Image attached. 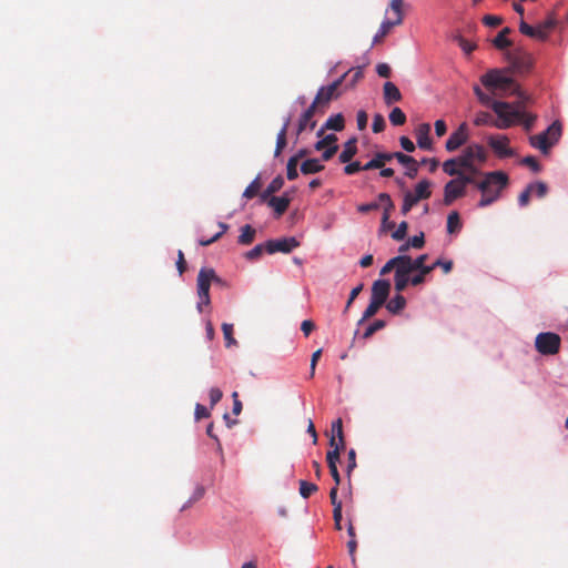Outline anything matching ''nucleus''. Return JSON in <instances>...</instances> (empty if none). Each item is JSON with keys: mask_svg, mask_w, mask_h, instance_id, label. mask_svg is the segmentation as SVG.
Returning a JSON list of instances; mask_svg holds the SVG:
<instances>
[{"mask_svg": "<svg viewBox=\"0 0 568 568\" xmlns=\"http://www.w3.org/2000/svg\"><path fill=\"white\" fill-rule=\"evenodd\" d=\"M508 181V175L501 171L485 173L484 179L476 183V187L483 193L478 206L485 207L497 201Z\"/></svg>", "mask_w": 568, "mask_h": 568, "instance_id": "f257e3e1", "label": "nucleus"}, {"mask_svg": "<svg viewBox=\"0 0 568 568\" xmlns=\"http://www.w3.org/2000/svg\"><path fill=\"white\" fill-rule=\"evenodd\" d=\"M520 102L516 104V108L508 102L494 101L491 102V109L497 114V119L491 122V126L499 130H505L513 126L516 122V118L523 115L519 110Z\"/></svg>", "mask_w": 568, "mask_h": 568, "instance_id": "f03ea898", "label": "nucleus"}, {"mask_svg": "<svg viewBox=\"0 0 568 568\" xmlns=\"http://www.w3.org/2000/svg\"><path fill=\"white\" fill-rule=\"evenodd\" d=\"M212 283L222 284V280L216 275L215 271L210 267H202L197 274L196 287H197V310L203 311V306H207L211 303L210 287Z\"/></svg>", "mask_w": 568, "mask_h": 568, "instance_id": "7ed1b4c3", "label": "nucleus"}, {"mask_svg": "<svg viewBox=\"0 0 568 568\" xmlns=\"http://www.w3.org/2000/svg\"><path fill=\"white\" fill-rule=\"evenodd\" d=\"M562 134V125L559 121H554L546 131L531 135L529 143L532 148L541 151L544 154H548L551 146H554Z\"/></svg>", "mask_w": 568, "mask_h": 568, "instance_id": "20e7f679", "label": "nucleus"}, {"mask_svg": "<svg viewBox=\"0 0 568 568\" xmlns=\"http://www.w3.org/2000/svg\"><path fill=\"white\" fill-rule=\"evenodd\" d=\"M509 71L508 69L505 70H490L487 73H485L480 81L484 87L487 89H500V90H510L513 89L514 93L518 94L520 98H524L523 92L519 90V88L516 85L515 81L507 77L505 73Z\"/></svg>", "mask_w": 568, "mask_h": 568, "instance_id": "39448f33", "label": "nucleus"}, {"mask_svg": "<svg viewBox=\"0 0 568 568\" xmlns=\"http://www.w3.org/2000/svg\"><path fill=\"white\" fill-rule=\"evenodd\" d=\"M487 160V152L480 144H470L458 156L459 166L466 171L479 173V170L475 166V163L483 164Z\"/></svg>", "mask_w": 568, "mask_h": 568, "instance_id": "423d86ee", "label": "nucleus"}, {"mask_svg": "<svg viewBox=\"0 0 568 568\" xmlns=\"http://www.w3.org/2000/svg\"><path fill=\"white\" fill-rule=\"evenodd\" d=\"M556 26L557 20L552 16H549L545 21L538 23L536 27L528 24L524 19H521L519 22V31L529 38L546 41Z\"/></svg>", "mask_w": 568, "mask_h": 568, "instance_id": "0eeeda50", "label": "nucleus"}, {"mask_svg": "<svg viewBox=\"0 0 568 568\" xmlns=\"http://www.w3.org/2000/svg\"><path fill=\"white\" fill-rule=\"evenodd\" d=\"M347 75L348 73H344L341 78H338L331 84L320 88L313 102L316 105H318L321 114L325 112L331 101L339 97L341 92L338 91V89L341 88L342 83L347 79Z\"/></svg>", "mask_w": 568, "mask_h": 568, "instance_id": "6e6552de", "label": "nucleus"}, {"mask_svg": "<svg viewBox=\"0 0 568 568\" xmlns=\"http://www.w3.org/2000/svg\"><path fill=\"white\" fill-rule=\"evenodd\" d=\"M560 336L552 332L539 333L535 338L537 352L545 356L557 354L560 349Z\"/></svg>", "mask_w": 568, "mask_h": 568, "instance_id": "1a4fd4ad", "label": "nucleus"}, {"mask_svg": "<svg viewBox=\"0 0 568 568\" xmlns=\"http://www.w3.org/2000/svg\"><path fill=\"white\" fill-rule=\"evenodd\" d=\"M506 60L509 63L508 70L517 74H526L532 67L531 55L521 50L507 52Z\"/></svg>", "mask_w": 568, "mask_h": 568, "instance_id": "9d476101", "label": "nucleus"}, {"mask_svg": "<svg viewBox=\"0 0 568 568\" xmlns=\"http://www.w3.org/2000/svg\"><path fill=\"white\" fill-rule=\"evenodd\" d=\"M488 145L500 159L511 158L515 155V151L509 146V139L506 135L488 136Z\"/></svg>", "mask_w": 568, "mask_h": 568, "instance_id": "9b49d317", "label": "nucleus"}, {"mask_svg": "<svg viewBox=\"0 0 568 568\" xmlns=\"http://www.w3.org/2000/svg\"><path fill=\"white\" fill-rule=\"evenodd\" d=\"M300 245L295 237H283L278 240H268L265 242V250L268 254L291 253L294 248Z\"/></svg>", "mask_w": 568, "mask_h": 568, "instance_id": "f8f14e48", "label": "nucleus"}, {"mask_svg": "<svg viewBox=\"0 0 568 568\" xmlns=\"http://www.w3.org/2000/svg\"><path fill=\"white\" fill-rule=\"evenodd\" d=\"M468 140V128L466 123H462L456 131H454L446 141V150L453 152L460 148Z\"/></svg>", "mask_w": 568, "mask_h": 568, "instance_id": "ddd939ff", "label": "nucleus"}, {"mask_svg": "<svg viewBox=\"0 0 568 568\" xmlns=\"http://www.w3.org/2000/svg\"><path fill=\"white\" fill-rule=\"evenodd\" d=\"M316 113H321L318 105L314 102L302 113L298 124H297V134H301L307 128L313 130L316 126V121L313 120Z\"/></svg>", "mask_w": 568, "mask_h": 568, "instance_id": "4468645a", "label": "nucleus"}, {"mask_svg": "<svg viewBox=\"0 0 568 568\" xmlns=\"http://www.w3.org/2000/svg\"><path fill=\"white\" fill-rule=\"evenodd\" d=\"M466 189L459 183V181L450 180L444 187V204L452 205L455 200L464 196Z\"/></svg>", "mask_w": 568, "mask_h": 568, "instance_id": "2eb2a0df", "label": "nucleus"}, {"mask_svg": "<svg viewBox=\"0 0 568 568\" xmlns=\"http://www.w3.org/2000/svg\"><path fill=\"white\" fill-rule=\"evenodd\" d=\"M389 291L390 283L387 280H377L373 283L371 298L384 305L389 295Z\"/></svg>", "mask_w": 568, "mask_h": 568, "instance_id": "dca6fc26", "label": "nucleus"}, {"mask_svg": "<svg viewBox=\"0 0 568 568\" xmlns=\"http://www.w3.org/2000/svg\"><path fill=\"white\" fill-rule=\"evenodd\" d=\"M394 159H396L402 165L406 168V176L414 179L418 173V162L410 155L402 152H393Z\"/></svg>", "mask_w": 568, "mask_h": 568, "instance_id": "f3484780", "label": "nucleus"}, {"mask_svg": "<svg viewBox=\"0 0 568 568\" xmlns=\"http://www.w3.org/2000/svg\"><path fill=\"white\" fill-rule=\"evenodd\" d=\"M430 125L428 123H422L415 131L417 145L423 150H432L433 142L429 136Z\"/></svg>", "mask_w": 568, "mask_h": 568, "instance_id": "a211bd4d", "label": "nucleus"}, {"mask_svg": "<svg viewBox=\"0 0 568 568\" xmlns=\"http://www.w3.org/2000/svg\"><path fill=\"white\" fill-rule=\"evenodd\" d=\"M393 159V153L378 152L374 155V158L371 161L363 165V170L368 171L374 169H382L386 162H389Z\"/></svg>", "mask_w": 568, "mask_h": 568, "instance_id": "6ab92c4d", "label": "nucleus"}, {"mask_svg": "<svg viewBox=\"0 0 568 568\" xmlns=\"http://www.w3.org/2000/svg\"><path fill=\"white\" fill-rule=\"evenodd\" d=\"M384 101L387 105L402 100V93L393 82H385L383 87Z\"/></svg>", "mask_w": 568, "mask_h": 568, "instance_id": "aec40b11", "label": "nucleus"}, {"mask_svg": "<svg viewBox=\"0 0 568 568\" xmlns=\"http://www.w3.org/2000/svg\"><path fill=\"white\" fill-rule=\"evenodd\" d=\"M344 129V116L338 113L329 116L318 130L317 136H322L326 130L342 131Z\"/></svg>", "mask_w": 568, "mask_h": 568, "instance_id": "412c9836", "label": "nucleus"}, {"mask_svg": "<svg viewBox=\"0 0 568 568\" xmlns=\"http://www.w3.org/2000/svg\"><path fill=\"white\" fill-rule=\"evenodd\" d=\"M291 203V197L287 193L283 196H273L268 201V205L272 206L277 216H281L288 209Z\"/></svg>", "mask_w": 568, "mask_h": 568, "instance_id": "4be33fe9", "label": "nucleus"}, {"mask_svg": "<svg viewBox=\"0 0 568 568\" xmlns=\"http://www.w3.org/2000/svg\"><path fill=\"white\" fill-rule=\"evenodd\" d=\"M398 260L399 262L397 263L395 273L404 276H409L412 272H415V267L413 265V260L410 256L400 254L398 255Z\"/></svg>", "mask_w": 568, "mask_h": 568, "instance_id": "5701e85b", "label": "nucleus"}, {"mask_svg": "<svg viewBox=\"0 0 568 568\" xmlns=\"http://www.w3.org/2000/svg\"><path fill=\"white\" fill-rule=\"evenodd\" d=\"M356 143H357L356 138H352L344 144V149L339 154V161L342 163H348L354 158V155L357 153Z\"/></svg>", "mask_w": 568, "mask_h": 568, "instance_id": "b1692460", "label": "nucleus"}, {"mask_svg": "<svg viewBox=\"0 0 568 568\" xmlns=\"http://www.w3.org/2000/svg\"><path fill=\"white\" fill-rule=\"evenodd\" d=\"M290 123H291V118L288 116L284 121V124H283L282 129L277 133L276 148H275L274 156H278L282 153L283 149L287 144L286 134H287V129H288Z\"/></svg>", "mask_w": 568, "mask_h": 568, "instance_id": "393cba45", "label": "nucleus"}, {"mask_svg": "<svg viewBox=\"0 0 568 568\" xmlns=\"http://www.w3.org/2000/svg\"><path fill=\"white\" fill-rule=\"evenodd\" d=\"M255 235L256 230L250 224H246L241 227V234L237 239V243L241 245H250L253 243Z\"/></svg>", "mask_w": 568, "mask_h": 568, "instance_id": "a878e982", "label": "nucleus"}, {"mask_svg": "<svg viewBox=\"0 0 568 568\" xmlns=\"http://www.w3.org/2000/svg\"><path fill=\"white\" fill-rule=\"evenodd\" d=\"M406 306V298L398 293L395 295L392 300L388 301L386 304V308L392 314H398L400 311H403Z\"/></svg>", "mask_w": 568, "mask_h": 568, "instance_id": "bb28decb", "label": "nucleus"}, {"mask_svg": "<svg viewBox=\"0 0 568 568\" xmlns=\"http://www.w3.org/2000/svg\"><path fill=\"white\" fill-rule=\"evenodd\" d=\"M323 170L324 165L321 164L320 160L317 159H308L301 164V172L303 174H313L321 172Z\"/></svg>", "mask_w": 568, "mask_h": 568, "instance_id": "cd10ccee", "label": "nucleus"}, {"mask_svg": "<svg viewBox=\"0 0 568 568\" xmlns=\"http://www.w3.org/2000/svg\"><path fill=\"white\" fill-rule=\"evenodd\" d=\"M430 182L427 180H423L415 186V193L413 194V197L417 199V201L426 200L430 197Z\"/></svg>", "mask_w": 568, "mask_h": 568, "instance_id": "c85d7f7f", "label": "nucleus"}, {"mask_svg": "<svg viewBox=\"0 0 568 568\" xmlns=\"http://www.w3.org/2000/svg\"><path fill=\"white\" fill-rule=\"evenodd\" d=\"M510 31L511 30L508 27H506L497 34V37L493 41L494 45L497 49L504 50L511 45V41L507 37L510 33Z\"/></svg>", "mask_w": 568, "mask_h": 568, "instance_id": "c756f323", "label": "nucleus"}, {"mask_svg": "<svg viewBox=\"0 0 568 568\" xmlns=\"http://www.w3.org/2000/svg\"><path fill=\"white\" fill-rule=\"evenodd\" d=\"M462 229V221L458 212L453 211L448 214L447 217V232L449 234L458 233Z\"/></svg>", "mask_w": 568, "mask_h": 568, "instance_id": "7c9ffc66", "label": "nucleus"}, {"mask_svg": "<svg viewBox=\"0 0 568 568\" xmlns=\"http://www.w3.org/2000/svg\"><path fill=\"white\" fill-rule=\"evenodd\" d=\"M404 0H392L389 3V9L395 13L396 18L392 20L393 23L399 26L403 23L404 13H403Z\"/></svg>", "mask_w": 568, "mask_h": 568, "instance_id": "2f4dec72", "label": "nucleus"}, {"mask_svg": "<svg viewBox=\"0 0 568 568\" xmlns=\"http://www.w3.org/2000/svg\"><path fill=\"white\" fill-rule=\"evenodd\" d=\"M378 200L384 205L383 223L385 224L390 216V211L394 209V203L387 193H381Z\"/></svg>", "mask_w": 568, "mask_h": 568, "instance_id": "473e14b6", "label": "nucleus"}, {"mask_svg": "<svg viewBox=\"0 0 568 568\" xmlns=\"http://www.w3.org/2000/svg\"><path fill=\"white\" fill-rule=\"evenodd\" d=\"M395 26L396 24L393 23L392 20L383 21L381 27H379V30L377 31V33L375 34V37L373 39V44H376V43L381 42L389 33L392 28L395 27Z\"/></svg>", "mask_w": 568, "mask_h": 568, "instance_id": "72a5a7b5", "label": "nucleus"}, {"mask_svg": "<svg viewBox=\"0 0 568 568\" xmlns=\"http://www.w3.org/2000/svg\"><path fill=\"white\" fill-rule=\"evenodd\" d=\"M346 73H348L347 78L349 77L346 88H354L357 84V82L361 81L364 77V71L362 67L349 69Z\"/></svg>", "mask_w": 568, "mask_h": 568, "instance_id": "f704fd0d", "label": "nucleus"}, {"mask_svg": "<svg viewBox=\"0 0 568 568\" xmlns=\"http://www.w3.org/2000/svg\"><path fill=\"white\" fill-rule=\"evenodd\" d=\"M479 174H481L479 172ZM478 175V173H474L471 171L463 172L459 171L458 174H456V181H459V183L466 189L467 184H475L478 183L475 179V176Z\"/></svg>", "mask_w": 568, "mask_h": 568, "instance_id": "c9c22d12", "label": "nucleus"}, {"mask_svg": "<svg viewBox=\"0 0 568 568\" xmlns=\"http://www.w3.org/2000/svg\"><path fill=\"white\" fill-rule=\"evenodd\" d=\"M383 305L379 304L378 302L376 301H373L371 298V302L368 304V306L366 307V310L364 311L363 313V316L362 318L358 321V324H363L365 321L369 320L371 317H373L377 312L378 310L382 307Z\"/></svg>", "mask_w": 568, "mask_h": 568, "instance_id": "e433bc0d", "label": "nucleus"}, {"mask_svg": "<svg viewBox=\"0 0 568 568\" xmlns=\"http://www.w3.org/2000/svg\"><path fill=\"white\" fill-rule=\"evenodd\" d=\"M389 121L393 125L399 126L405 124L406 115L399 108H394L389 113Z\"/></svg>", "mask_w": 568, "mask_h": 568, "instance_id": "4c0bfd02", "label": "nucleus"}, {"mask_svg": "<svg viewBox=\"0 0 568 568\" xmlns=\"http://www.w3.org/2000/svg\"><path fill=\"white\" fill-rule=\"evenodd\" d=\"M336 141H337V136L335 134H328L326 136H324L323 139L318 140L314 148L316 151H322L326 148H329L331 145H337L336 144Z\"/></svg>", "mask_w": 568, "mask_h": 568, "instance_id": "58836bf2", "label": "nucleus"}, {"mask_svg": "<svg viewBox=\"0 0 568 568\" xmlns=\"http://www.w3.org/2000/svg\"><path fill=\"white\" fill-rule=\"evenodd\" d=\"M318 487L316 484L300 480V494L303 498H308L312 494L317 491Z\"/></svg>", "mask_w": 568, "mask_h": 568, "instance_id": "ea45409f", "label": "nucleus"}, {"mask_svg": "<svg viewBox=\"0 0 568 568\" xmlns=\"http://www.w3.org/2000/svg\"><path fill=\"white\" fill-rule=\"evenodd\" d=\"M457 166H459L458 158L450 159L444 162L443 170L448 175L456 176V174H458L460 171Z\"/></svg>", "mask_w": 568, "mask_h": 568, "instance_id": "a19ab883", "label": "nucleus"}, {"mask_svg": "<svg viewBox=\"0 0 568 568\" xmlns=\"http://www.w3.org/2000/svg\"><path fill=\"white\" fill-rule=\"evenodd\" d=\"M283 185H284V179L281 175L276 176L268 184L265 193L263 194V199H265L270 194L278 192L283 187Z\"/></svg>", "mask_w": 568, "mask_h": 568, "instance_id": "79ce46f5", "label": "nucleus"}, {"mask_svg": "<svg viewBox=\"0 0 568 568\" xmlns=\"http://www.w3.org/2000/svg\"><path fill=\"white\" fill-rule=\"evenodd\" d=\"M219 227L221 229L220 232L214 234L211 239H207V240L201 239L199 241V244L202 246H207V245H211L212 243L216 242L227 231L229 225L223 222H220Z\"/></svg>", "mask_w": 568, "mask_h": 568, "instance_id": "37998d69", "label": "nucleus"}, {"mask_svg": "<svg viewBox=\"0 0 568 568\" xmlns=\"http://www.w3.org/2000/svg\"><path fill=\"white\" fill-rule=\"evenodd\" d=\"M386 325V322L383 320H376L373 322L364 332L363 338L367 339L372 337L377 331L384 328Z\"/></svg>", "mask_w": 568, "mask_h": 568, "instance_id": "c03bdc74", "label": "nucleus"}, {"mask_svg": "<svg viewBox=\"0 0 568 568\" xmlns=\"http://www.w3.org/2000/svg\"><path fill=\"white\" fill-rule=\"evenodd\" d=\"M233 324H222V331L226 342V347H230L231 345H236V339L233 337Z\"/></svg>", "mask_w": 568, "mask_h": 568, "instance_id": "a18cd8bd", "label": "nucleus"}, {"mask_svg": "<svg viewBox=\"0 0 568 568\" xmlns=\"http://www.w3.org/2000/svg\"><path fill=\"white\" fill-rule=\"evenodd\" d=\"M418 203L417 199L413 197V193L410 192H407L405 195H404V201H403V205H402V214L403 215H406L414 205H416Z\"/></svg>", "mask_w": 568, "mask_h": 568, "instance_id": "49530a36", "label": "nucleus"}, {"mask_svg": "<svg viewBox=\"0 0 568 568\" xmlns=\"http://www.w3.org/2000/svg\"><path fill=\"white\" fill-rule=\"evenodd\" d=\"M264 252H266L265 243L257 244L252 250L247 251L244 256L248 261H255V260L260 258Z\"/></svg>", "mask_w": 568, "mask_h": 568, "instance_id": "de8ad7c7", "label": "nucleus"}, {"mask_svg": "<svg viewBox=\"0 0 568 568\" xmlns=\"http://www.w3.org/2000/svg\"><path fill=\"white\" fill-rule=\"evenodd\" d=\"M297 165L298 162L296 161V158H290L286 166V175L290 181H293L298 176Z\"/></svg>", "mask_w": 568, "mask_h": 568, "instance_id": "09e8293b", "label": "nucleus"}, {"mask_svg": "<svg viewBox=\"0 0 568 568\" xmlns=\"http://www.w3.org/2000/svg\"><path fill=\"white\" fill-rule=\"evenodd\" d=\"M261 183L258 178L250 183V185L244 190L243 196L246 199H253L260 191Z\"/></svg>", "mask_w": 568, "mask_h": 568, "instance_id": "8fccbe9b", "label": "nucleus"}, {"mask_svg": "<svg viewBox=\"0 0 568 568\" xmlns=\"http://www.w3.org/2000/svg\"><path fill=\"white\" fill-rule=\"evenodd\" d=\"M493 121L494 120L488 112L481 111L476 114V116L474 119V124L477 126H481V125H490L491 126Z\"/></svg>", "mask_w": 568, "mask_h": 568, "instance_id": "3c124183", "label": "nucleus"}, {"mask_svg": "<svg viewBox=\"0 0 568 568\" xmlns=\"http://www.w3.org/2000/svg\"><path fill=\"white\" fill-rule=\"evenodd\" d=\"M523 112V115L519 116V118H516V121H520L525 128L526 131H530L534 126V123L536 121V115L534 114H530V113H526L524 111Z\"/></svg>", "mask_w": 568, "mask_h": 568, "instance_id": "603ef678", "label": "nucleus"}, {"mask_svg": "<svg viewBox=\"0 0 568 568\" xmlns=\"http://www.w3.org/2000/svg\"><path fill=\"white\" fill-rule=\"evenodd\" d=\"M394 281H395V290L398 293H402L403 291L406 290V287L409 284V276H406V275L404 276V275L395 273Z\"/></svg>", "mask_w": 568, "mask_h": 568, "instance_id": "864d4df0", "label": "nucleus"}, {"mask_svg": "<svg viewBox=\"0 0 568 568\" xmlns=\"http://www.w3.org/2000/svg\"><path fill=\"white\" fill-rule=\"evenodd\" d=\"M407 231H408V223L406 221H403L399 223L397 229L392 233V237L395 241H402L407 235Z\"/></svg>", "mask_w": 568, "mask_h": 568, "instance_id": "5fc2aeb1", "label": "nucleus"}, {"mask_svg": "<svg viewBox=\"0 0 568 568\" xmlns=\"http://www.w3.org/2000/svg\"><path fill=\"white\" fill-rule=\"evenodd\" d=\"M205 494V489L203 486H196V488L194 489L192 496L190 497V499L187 500V503L182 507L181 510H184L186 509L187 507H190L192 504L196 503L197 500H200Z\"/></svg>", "mask_w": 568, "mask_h": 568, "instance_id": "6e6d98bb", "label": "nucleus"}, {"mask_svg": "<svg viewBox=\"0 0 568 568\" xmlns=\"http://www.w3.org/2000/svg\"><path fill=\"white\" fill-rule=\"evenodd\" d=\"M521 164L528 166L532 172L538 173L541 170V165L535 156L528 155L521 160Z\"/></svg>", "mask_w": 568, "mask_h": 568, "instance_id": "4d7b16f0", "label": "nucleus"}, {"mask_svg": "<svg viewBox=\"0 0 568 568\" xmlns=\"http://www.w3.org/2000/svg\"><path fill=\"white\" fill-rule=\"evenodd\" d=\"M386 122L382 114L377 113L373 118L372 130L375 133H379L385 130Z\"/></svg>", "mask_w": 568, "mask_h": 568, "instance_id": "13d9d810", "label": "nucleus"}, {"mask_svg": "<svg viewBox=\"0 0 568 568\" xmlns=\"http://www.w3.org/2000/svg\"><path fill=\"white\" fill-rule=\"evenodd\" d=\"M356 452L355 449H349L347 454V466H346V474L349 477L352 471L356 468Z\"/></svg>", "mask_w": 568, "mask_h": 568, "instance_id": "bf43d9fd", "label": "nucleus"}, {"mask_svg": "<svg viewBox=\"0 0 568 568\" xmlns=\"http://www.w3.org/2000/svg\"><path fill=\"white\" fill-rule=\"evenodd\" d=\"M529 186L532 187V193L538 197H544L547 194L548 187L544 182L530 183Z\"/></svg>", "mask_w": 568, "mask_h": 568, "instance_id": "052dcab7", "label": "nucleus"}, {"mask_svg": "<svg viewBox=\"0 0 568 568\" xmlns=\"http://www.w3.org/2000/svg\"><path fill=\"white\" fill-rule=\"evenodd\" d=\"M339 448H332L331 450H328L326 454L327 466L337 465L339 460Z\"/></svg>", "mask_w": 568, "mask_h": 568, "instance_id": "680f3d73", "label": "nucleus"}, {"mask_svg": "<svg viewBox=\"0 0 568 568\" xmlns=\"http://www.w3.org/2000/svg\"><path fill=\"white\" fill-rule=\"evenodd\" d=\"M531 193H532V187H530L528 184L527 187L518 196V203L520 206L528 205Z\"/></svg>", "mask_w": 568, "mask_h": 568, "instance_id": "e2e57ef3", "label": "nucleus"}, {"mask_svg": "<svg viewBox=\"0 0 568 568\" xmlns=\"http://www.w3.org/2000/svg\"><path fill=\"white\" fill-rule=\"evenodd\" d=\"M211 407L215 406L223 397V393L217 387H212L209 393Z\"/></svg>", "mask_w": 568, "mask_h": 568, "instance_id": "0e129e2a", "label": "nucleus"}, {"mask_svg": "<svg viewBox=\"0 0 568 568\" xmlns=\"http://www.w3.org/2000/svg\"><path fill=\"white\" fill-rule=\"evenodd\" d=\"M459 47L463 49L464 52H466L467 54L471 53L476 45L471 42H469L468 40L464 39L463 37H457L456 38Z\"/></svg>", "mask_w": 568, "mask_h": 568, "instance_id": "69168bd1", "label": "nucleus"}, {"mask_svg": "<svg viewBox=\"0 0 568 568\" xmlns=\"http://www.w3.org/2000/svg\"><path fill=\"white\" fill-rule=\"evenodd\" d=\"M483 22L487 27H497L503 22V19L498 16L487 14L483 18Z\"/></svg>", "mask_w": 568, "mask_h": 568, "instance_id": "338daca9", "label": "nucleus"}, {"mask_svg": "<svg viewBox=\"0 0 568 568\" xmlns=\"http://www.w3.org/2000/svg\"><path fill=\"white\" fill-rule=\"evenodd\" d=\"M194 416L196 420L207 418L210 416V410L204 405L197 403L195 405Z\"/></svg>", "mask_w": 568, "mask_h": 568, "instance_id": "774afa93", "label": "nucleus"}]
</instances>
